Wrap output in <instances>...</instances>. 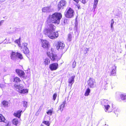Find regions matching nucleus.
Masks as SVG:
<instances>
[{"label":"nucleus","mask_w":126,"mask_h":126,"mask_svg":"<svg viewBox=\"0 0 126 126\" xmlns=\"http://www.w3.org/2000/svg\"><path fill=\"white\" fill-rule=\"evenodd\" d=\"M101 103L102 106H104V104L107 105L110 103V102L106 99H102L101 100Z\"/></svg>","instance_id":"15"},{"label":"nucleus","mask_w":126,"mask_h":126,"mask_svg":"<svg viewBox=\"0 0 126 126\" xmlns=\"http://www.w3.org/2000/svg\"><path fill=\"white\" fill-rule=\"evenodd\" d=\"M57 96V94H56L55 93L54 94L53 96V99L54 101L56 99V97Z\"/></svg>","instance_id":"32"},{"label":"nucleus","mask_w":126,"mask_h":126,"mask_svg":"<svg viewBox=\"0 0 126 126\" xmlns=\"http://www.w3.org/2000/svg\"><path fill=\"white\" fill-rule=\"evenodd\" d=\"M88 82V85L91 88H93L96 86V82L95 80L92 78H90Z\"/></svg>","instance_id":"7"},{"label":"nucleus","mask_w":126,"mask_h":126,"mask_svg":"<svg viewBox=\"0 0 126 126\" xmlns=\"http://www.w3.org/2000/svg\"><path fill=\"white\" fill-rule=\"evenodd\" d=\"M16 57L20 59H22L23 58L22 55L18 52L16 53Z\"/></svg>","instance_id":"25"},{"label":"nucleus","mask_w":126,"mask_h":126,"mask_svg":"<svg viewBox=\"0 0 126 126\" xmlns=\"http://www.w3.org/2000/svg\"><path fill=\"white\" fill-rule=\"evenodd\" d=\"M16 72L19 76L20 77L24 78L25 73L23 71L19 69H17L16 70Z\"/></svg>","instance_id":"9"},{"label":"nucleus","mask_w":126,"mask_h":126,"mask_svg":"<svg viewBox=\"0 0 126 126\" xmlns=\"http://www.w3.org/2000/svg\"><path fill=\"white\" fill-rule=\"evenodd\" d=\"M105 111L106 112H108V113L110 112H111V111H106V110Z\"/></svg>","instance_id":"43"},{"label":"nucleus","mask_w":126,"mask_h":126,"mask_svg":"<svg viewBox=\"0 0 126 126\" xmlns=\"http://www.w3.org/2000/svg\"><path fill=\"white\" fill-rule=\"evenodd\" d=\"M50 7H45L43 8L42 11L44 12H49L51 11Z\"/></svg>","instance_id":"16"},{"label":"nucleus","mask_w":126,"mask_h":126,"mask_svg":"<svg viewBox=\"0 0 126 126\" xmlns=\"http://www.w3.org/2000/svg\"><path fill=\"white\" fill-rule=\"evenodd\" d=\"M76 63L75 61L74 62L73 64L72 67L73 68H75L76 66Z\"/></svg>","instance_id":"36"},{"label":"nucleus","mask_w":126,"mask_h":126,"mask_svg":"<svg viewBox=\"0 0 126 126\" xmlns=\"http://www.w3.org/2000/svg\"><path fill=\"white\" fill-rule=\"evenodd\" d=\"M73 10L71 8H69L67 11H66L64 14L66 17L71 18L73 17Z\"/></svg>","instance_id":"6"},{"label":"nucleus","mask_w":126,"mask_h":126,"mask_svg":"<svg viewBox=\"0 0 126 126\" xmlns=\"http://www.w3.org/2000/svg\"><path fill=\"white\" fill-rule=\"evenodd\" d=\"M21 81V80L18 77H15L14 79L13 82L16 83L14 84V85L15 84H18Z\"/></svg>","instance_id":"17"},{"label":"nucleus","mask_w":126,"mask_h":126,"mask_svg":"<svg viewBox=\"0 0 126 126\" xmlns=\"http://www.w3.org/2000/svg\"><path fill=\"white\" fill-rule=\"evenodd\" d=\"M8 103L5 101H3L2 103V105L4 107H6L8 106Z\"/></svg>","instance_id":"24"},{"label":"nucleus","mask_w":126,"mask_h":126,"mask_svg":"<svg viewBox=\"0 0 126 126\" xmlns=\"http://www.w3.org/2000/svg\"><path fill=\"white\" fill-rule=\"evenodd\" d=\"M67 2L64 0H61L58 4V9L59 10L63 9L66 6Z\"/></svg>","instance_id":"8"},{"label":"nucleus","mask_w":126,"mask_h":126,"mask_svg":"<svg viewBox=\"0 0 126 126\" xmlns=\"http://www.w3.org/2000/svg\"><path fill=\"white\" fill-rule=\"evenodd\" d=\"M63 24L65 25L67 23V20L66 19H64L63 21Z\"/></svg>","instance_id":"37"},{"label":"nucleus","mask_w":126,"mask_h":126,"mask_svg":"<svg viewBox=\"0 0 126 126\" xmlns=\"http://www.w3.org/2000/svg\"><path fill=\"white\" fill-rule=\"evenodd\" d=\"M86 51H88V48H86Z\"/></svg>","instance_id":"46"},{"label":"nucleus","mask_w":126,"mask_h":126,"mask_svg":"<svg viewBox=\"0 0 126 126\" xmlns=\"http://www.w3.org/2000/svg\"><path fill=\"white\" fill-rule=\"evenodd\" d=\"M98 1V0H94L93 6H94V8H96Z\"/></svg>","instance_id":"26"},{"label":"nucleus","mask_w":126,"mask_h":126,"mask_svg":"<svg viewBox=\"0 0 126 126\" xmlns=\"http://www.w3.org/2000/svg\"><path fill=\"white\" fill-rule=\"evenodd\" d=\"M75 1L77 3H78L79 1V0H73Z\"/></svg>","instance_id":"38"},{"label":"nucleus","mask_w":126,"mask_h":126,"mask_svg":"<svg viewBox=\"0 0 126 126\" xmlns=\"http://www.w3.org/2000/svg\"><path fill=\"white\" fill-rule=\"evenodd\" d=\"M42 24H41L40 26H41V27L42 26Z\"/></svg>","instance_id":"45"},{"label":"nucleus","mask_w":126,"mask_h":126,"mask_svg":"<svg viewBox=\"0 0 126 126\" xmlns=\"http://www.w3.org/2000/svg\"><path fill=\"white\" fill-rule=\"evenodd\" d=\"M11 59L13 60H14L16 59V53L14 52H12L11 55Z\"/></svg>","instance_id":"21"},{"label":"nucleus","mask_w":126,"mask_h":126,"mask_svg":"<svg viewBox=\"0 0 126 126\" xmlns=\"http://www.w3.org/2000/svg\"><path fill=\"white\" fill-rule=\"evenodd\" d=\"M3 21L2 20L0 22V26L1 25V24L3 22Z\"/></svg>","instance_id":"40"},{"label":"nucleus","mask_w":126,"mask_h":126,"mask_svg":"<svg viewBox=\"0 0 126 126\" xmlns=\"http://www.w3.org/2000/svg\"><path fill=\"white\" fill-rule=\"evenodd\" d=\"M41 126H44L43 125H41Z\"/></svg>","instance_id":"48"},{"label":"nucleus","mask_w":126,"mask_h":126,"mask_svg":"<svg viewBox=\"0 0 126 126\" xmlns=\"http://www.w3.org/2000/svg\"><path fill=\"white\" fill-rule=\"evenodd\" d=\"M49 22H47V27L44 29L43 33L44 34L47 36L50 39H55L58 36V33L57 32H54L55 30L56 27L52 24L48 23Z\"/></svg>","instance_id":"1"},{"label":"nucleus","mask_w":126,"mask_h":126,"mask_svg":"<svg viewBox=\"0 0 126 126\" xmlns=\"http://www.w3.org/2000/svg\"><path fill=\"white\" fill-rule=\"evenodd\" d=\"M62 17L61 14L55 13L52 15L49 16L47 19V22H51L52 23L59 24Z\"/></svg>","instance_id":"2"},{"label":"nucleus","mask_w":126,"mask_h":126,"mask_svg":"<svg viewBox=\"0 0 126 126\" xmlns=\"http://www.w3.org/2000/svg\"><path fill=\"white\" fill-rule=\"evenodd\" d=\"M104 106L105 109L107 110H109L110 108V106L109 104L107 105L104 104Z\"/></svg>","instance_id":"29"},{"label":"nucleus","mask_w":126,"mask_h":126,"mask_svg":"<svg viewBox=\"0 0 126 126\" xmlns=\"http://www.w3.org/2000/svg\"><path fill=\"white\" fill-rule=\"evenodd\" d=\"M116 68V67L115 65L112 67L110 73V76H114L115 75Z\"/></svg>","instance_id":"14"},{"label":"nucleus","mask_w":126,"mask_h":126,"mask_svg":"<svg viewBox=\"0 0 126 126\" xmlns=\"http://www.w3.org/2000/svg\"><path fill=\"white\" fill-rule=\"evenodd\" d=\"M52 48L50 52L47 51V55L50 57L52 61H58L59 60L60 58L59 59L56 54H54V52L52 51Z\"/></svg>","instance_id":"4"},{"label":"nucleus","mask_w":126,"mask_h":126,"mask_svg":"<svg viewBox=\"0 0 126 126\" xmlns=\"http://www.w3.org/2000/svg\"><path fill=\"white\" fill-rule=\"evenodd\" d=\"M64 47V44L61 42H58L57 43V49H62Z\"/></svg>","instance_id":"12"},{"label":"nucleus","mask_w":126,"mask_h":126,"mask_svg":"<svg viewBox=\"0 0 126 126\" xmlns=\"http://www.w3.org/2000/svg\"><path fill=\"white\" fill-rule=\"evenodd\" d=\"M28 44L24 43L21 44L19 45V46L21 47L25 54H27L29 52L28 48L27 47Z\"/></svg>","instance_id":"5"},{"label":"nucleus","mask_w":126,"mask_h":126,"mask_svg":"<svg viewBox=\"0 0 126 126\" xmlns=\"http://www.w3.org/2000/svg\"><path fill=\"white\" fill-rule=\"evenodd\" d=\"M13 124L16 126H19L20 123L18 121L17 119H14L13 120Z\"/></svg>","instance_id":"18"},{"label":"nucleus","mask_w":126,"mask_h":126,"mask_svg":"<svg viewBox=\"0 0 126 126\" xmlns=\"http://www.w3.org/2000/svg\"><path fill=\"white\" fill-rule=\"evenodd\" d=\"M75 77V76H72L70 77L68 80V82L69 83V86L71 87L72 84L74 82V79Z\"/></svg>","instance_id":"13"},{"label":"nucleus","mask_w":126,"mask_h":126,"mask_svg":"<svg viewBox=\"0 0 126 126\" xmlns=\"http://www.w3.org/2000/svg\"><path fill=\"white\" fill-rule=\"evenodd\" d=\"M44 123L48 126L50 125V124L48 121H45L44 122Z\"/></svg>","instance_id":"34"},{"label":"nucleus","mask_w":126,"mask_h":126,"mask_svg":"<svg viewBox=\"0 0 126 126\" xmlns=\"http://www.w3.org/2000/svg\"><path fill=\"white\" fill-rule=\"evenodd\" d=\"M120 97L122 100L126 101V94H121Z\"/></svg>","instance_id":"22"},{"label":"nucleus","mask_w":126,"mask_h":126,"mask_svg":"<svg viewBox=\"0 0 126 126\" xmlns=\"http://www.w3.org/2000/svg\"><path fill=\"white\" fill-rule=\"evenodd\" d=\"M50 63V60L47 58H46L43 60V63L45 66L49 64Z\"/></svg>","instance_id":"19"},{"label":"nucleus","mask_w":126,"mask_h":126,"mask_svg":"<svg viewBox=\"0 0 126 126\" xmlns=\"http://www.w3.org/2000/svg\"><path fill=\"white\" fill-rule=\"evenodd\" d=\"M82 0V2L83 3H84V2L83 1V0Z\"/></svg>","instance_id":"44"},{"label":"nucleus","mask_w":126,"mask_h":126,"mask_svg":"<svg viewBox=\"0 0 126 126\" xmlns=\"http://www.w3.org/2000/svg\"><path fill=\"white\" fill-rule=\"evenodd\" d=\"M3 84H0V87H1V88H2L3 87Z\"/></svg>","instance_id":"39"},{"label":"nucleus","mask_w":126,"mask_h":126,"mask_svg":"<svg viewBox=\"0 0 126 126\" xmlns=\"http://www.w3.org/2000/svg\"><path fill=\"white\" fill-rule=\"evenodd\" d=\"M15 89H16L18 92L21 93L25 94L27 93L28 92V91L27 89H22L24 88V86L22 84H15L14 86Z\"/></svg>","instance_id":"3"},{"label":"nucleus","mask_w":126,"mask_h":126,"mask_svg":"<svg viewBox=\"0 0 126 126\" xmlns=\"http://www.w3.org/2000/svg\"><path fill=\"white\" fill-rule=\"evenodd\" d=\"M23 106L25 107H27L28 105L27 102L26 101H24L23 102Z\"/></svg>","instance_id":"31"},{"label":"nucleus","mask_w":126,"mask_h":126,"mask_svg":"<svg viewBox=\"0 0 126 126\" xmlns=\"http://www.w3.org/2000/svg\"><path fill=\"white\" fill-rule=\"evenodd\" d=\"M95 8H94V6H93V12H94L95 11Z\"/></svg>","instance_id":"42"},{"label":"nucleus","mask_w":126,"mask_h":126,"mask_svg":"<svg viewBox=\"0 0 126 126\" xmlns=\"http://www.w3.org/2000/svg\"><path fill=\"white\" fill-rule=\"evenodd\" d=\"M22 112V111H17V112L14 113V115L16 117L19 118L21 115V113Z\"/></svg>","instance_id":"20"},{"label":"nucleus","mask_w":126,"mask_h":126,"mask_svg":"<svg viewBox=\"0 0 126 126\" xmlns=\"http://www.w3.org/2000/svg\"><path fill=\"white\" fill-rule=\"evenodd\" d=\"M58 64L57 63H54L50 64L49 67L51 71L55 70L58 68Z\"/></svg>","instance_id":"11"},{"label":"nucleus","mask_w":126,"mask_h":126,"mask_svg":"<svg viewBox=\"0 0 126 126\" xmlns=\"http://www.w3.org/2000/svg\"><path fill=\"white\" fill-rule=\"evenodd\" d=\"M104 126H108V125H107L106 124H105Z\"/></svg>","instance_id":"47"},{"label":"nucleus","mask_w":126,"mask_h":126,"mask_svg":"<svg viewBox=\"0 0 126 126\" xmlns=\"http://www.w3.org/2000/svg\"><path fill=\"white\" fill-rule=\"evenodd\" d=\"M90 92V89L89 88H88L87 89L86 92L85 93V95L86 96H88L89 95V93Z\"/></svg>","instance_id":"27"},{"label":"nucleus","mask_w":126,"mask_h":126,"mask_svg":"<svg viewBox=\"0 0 126 126\" xmlns=\"http://www.w3.org/2000/svg\"><path fill=\"white\" fill-rule=\"evenodd\" d=\"M66 104V102L65 100L63 102L62 104H61L60 106L59 109V110H63V108H64L65 105Z\"/></svg>","instance_id":"23"},{"label":"nucleus","mask_w":126,"mask_h":126,"mask_svg":"<svg viewBox=\"0 0 126 126\" xmlns=\"http://www.w3.org/2000/svg\"><path fill=\"white\" fill-rule=\"evenodd\" d=\"M42 47L46 49H47L49 46L48 42L46 40H43L42 41Z\"/></svg>","instance_id":"10"},{"label":"nucleus","mask_w":126,"mask_h":126,"mask_svg":"<svg viewBox=\"0 0 126 126\" xmlns=\"http://www.w3.org/2000/svg\"><path fill=\"white\" fill-rule=\"evenodd\" d=\"M114 21L113 19H112L111 21V22L110 24V26L111 29L112 31H113V25L114 23Z\"/></svg>","instance_id":"28"},{"label":"nucleus","mask_w":126,"mask_h":126,"mask_svg":"<svg viewBox=\"0 0 126 126\" xmlns=\"http://www.w3.org/2000/svg\"><path fill=\"white\" fill-rule=\"evenodd\" d=\"M16 42L18 44V43L19 42V40H16Z\"/></svg>","instance_id":"41"},{"label":"nucleus","mask_w":126,"mask_h":126,"mask_svg":"<svg viewBox=\"0 0 126 126\" xmlns=\"http://www.w3.org/2000/svg\"><path fill=\"white\" fill-rule=\"evenodd\" d=\"M52 113V111H48L47 112V113L49 115H51Z\"/></svg>","instance_id":"33"},{"label":"nucleus","mask_w":126,"mask_h":126,"mask_svg":"<svg viewBox=\"0 0 126 126\" xmlns=\"http://www.w3.org/2000/svg\"><path fill=\"white\" fill-rule=\"evenodd\" d=\"M113 112L116 115V116H117L118 114L119 113L118 111H113Z\"/></svg>","instance_id":"35"},{"label":"nucleus","mask_w":126,"mask_h":126,"mask_svg":"<svg viewBox=\"0 0 126 126\" xmlns=\"http://www.w3.org/2000/svg\"><path fill=\"white\" fill-rule=\"evenodd\" d=\"M72 36L70 34H69L68 35V40L69 41H70L72 39Z\"/></svg>","instance_id":"30"}]
</instances>
